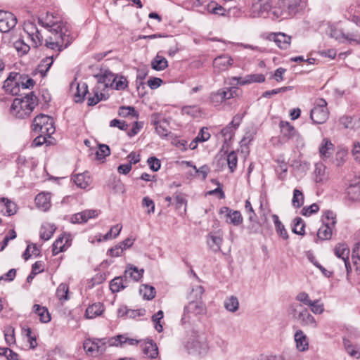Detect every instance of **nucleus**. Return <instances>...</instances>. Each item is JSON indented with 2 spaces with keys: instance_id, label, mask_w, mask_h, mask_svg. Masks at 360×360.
I'll return each mask as SVG.
<instances>
[{
  "instance_id": "nucleus-1",
  "label": "nucleus",
  "mask_w": 360,
  "mask_h": 360,
  "mask_svg": "<svg viewBox=\"0 0 360 360\" xmlns=\"http://www.w3.org/2000/svg\"><path fill=\"white\" fill-rule=\"evenodd\" d=\"M38 22L50 32L45 39V46L57 52L56 57L72 43L69 26L59 18L48 13L45 18H39Z\"/></svg>"
},
{
  "instance_id": "nucleus-2",
  "label": "nucleus",
  "mask_w": 360,
  "mask_h": 360,
  "mask_svg": "<svg viewBox=\"0 0 360 360\" xmlns=\"http://www.w3.org/2000/svg\"><path fill=\"white\" fill-rule=\"evenodd\" d=\"M203 292L204 289L201 285H196L193 288L190 295V299L194 297L196 298V300L189 302L184 307V315L181 318L183 323H189L193 316L203 315L206 313L205 305L200 300Z\"/></svg>"
},
{
  "instance_id": "nucleus-3",
  "label": "nucleus",
  "mask_w": 360,
  "mask_h": 360,
  "mask_svg": "<svg viewBox=\"0 0 360 360\" xmlns=\"http://www.w3.org/2000/svg\"><path fill=\"white\" fill-rule=\"evenodd\" d=\"M37 105V97L32 92L22 98L13 100L11 107V113L17 118L24 119L28 117Z\"/></svg>"
},
{
  "instance_id": "nucleus-4",
  "label": "nucleus",
  "mask_w": 360,
  "mask_h": 360,
  "mask_svg": "<svg viewBox=\"0 0 360 360\" xmlns=\"http://www.w3.org/2000/svg\"><path fill=\"white\" fill-rule=\"evenodd\" d=\"M186 349L193 355L205 354L209 349L207 337L203 332L193 331L186 343Z\"/></svg>"
},
{
  "instance_id": "nucleus-5",
  "label": "nucleus",
  "mask_w": 360,
  "mask_h": 360,
  "mask_svg": "<svg viewBox=\"0 0 360 360\" xmlns=\"http://www.w3.org/2000/svg\"><path fill=\"white\" fill-rule=\"evenodd\" d=\"M32 130L38 134H44L50 137L55 132L53 119L46 115L40 114L34 117Z\"/></svg>"
},
{
  "instance_id": "nucleus-6",
  "label": "nucleus",
  "mask_w": 360,
  "mask_h": 360,
  "mask_svg": "<svg viewBox=\"0 0 360 360\" xmlns=\"http://www.w3.org/2000/svg\"><path fill=\"white\" fill-rule=\"evenodd\" d=\"M328 115L326 101L323 98L317 99L310 113V117L313 122L323 124L328 120Z\"/></svg>"
},
{
  "instance_id": "nucleus-7",
  "label": "nucleus",
  "mask_w": 360,
  "mask_h": 360,
  "mask_svg": "<svg viewBox=\"0 0 360 360\" xmlns=\"http://www.w3.org/2000/svg\"><path fill=\"white\" fill-rule=\"evenodd\" d=\"M23 29L30 39L31 45L34 48H37L43 44V36L35 22L30 20L25 22Z\"/></svg>"
},
{
  "instance_id": "nucleus-8",
  "label": "nucleus",
  "mask_w": 360,
  "mask_h": 360,
  "mask_svg": "<svg viewBox=\"0 0 360 360\" xmlns=\"http://www.w3.org/2000/svg\"><path fill=\"white\" fill-rule=\"evenodd\" d=\"M105 339H86L84 342L83 347L87 354L96 356L105 352Z\"/></svg>"
},
{
  "instance_id": "nucleus-9",
  "label": "nucleus",
  "mask_w": 360,
  "mask_h": 360,
  "mask_svg": "<svg viewBox=\"0 0 360 360\" xmlns=\"http://www.w3.org/2000/svg\"><path fill=\"white\" fill-rule=\"evenodd\" d=\"M271 7V0H252L251 15L254 18L266 17Z\"/></svg>"
},
{
  "instance_id": "nucleus-10",
  "label": "nucleus",
  "mask_w": 360,
  "mask_h": 360,
  "mask_svg": "<svg viewBox=\"0 0 360 360\" xmlns=\"http://www.w3.org/2000/svg\"><path fill=\"white\" fill-rule=\"evenodd\" d=\"M97 79V85L96 88L104 91L108 87L113 86L115 82V75L108 70H101L100 74L95 75Z\"/></svg>"
},
{
  "instance_id": "nucleus-11",
  "label": "nucleus",
  "mask_w": 360,
  "mask_h": 360,
  "mask_svg": "<svg viewBox=\"0 0 360 360\" xmlns=\"http://www.w3.org/2000/svg\"><path fill=\"white\" fill-rule=\"evenodd\" d=\"M233 63V58L227 54L217 56L213 60L214 72L220 74L221 72L228 70Z\"/></svg>"
},
{
  "instance_id": "nucleus-12",
  "label": "nucleus",
  "mask_w": 360,
  "mask_h": 360,
  "mask_svg": "<svg viewBox=\"0 0 360 360\" xmlns=\"http://www.w3.org/2000/svg\"><path fill=\"white\" fill-rule=\"evenodd\" d=\"M232 88L220 89L217 91L212 92L210 95V102L215 106L219 105L223 101L233 97Z\"/></svg>"
},
{
  "instance_id": "nucleus-13",
  "label": "nucleus",
  "mask_w": 360,
  "mask_h": 360,
  "mask_svg": "<svg viewBox=\"0 0 360 360\" xmlns=\"http://www.w3.org/2000/svg\"><path fill=\"white\" fill-rule=\"evenodd\" d=\"M16 23L17 19L13 13L0 11V31L1 32H9L16 25Z\"/></svg>"
},
{
  "instance_id": "nucleus-14",
  "label": "nucleus",
  "mask_w": 360,
  "mask_h": 360,
  "mask_svg": "<svg viewBox=\"0 0 360 360\" xmlns=\"http://www.w3.org/2000/svg\"><path fill=\"white\" fill-rule=\"evenodd\" d=\"M283 6L282 15L284 18L294 16L299 11L301 0H279Z\"/></svg>"
},
{
  "instance_id": "nucleus-15",
  "label": "nucleus",
  "mask_w": 360,
  "mask_h": 360,
  "mask_svg": "<svg viewBox=\"0 0 360 360\" xmlns=\"http://www.w3.org/2000/svg\"><path fill=\"white\" fill-rule=\"evenodd\" d=\"M223 243L222 233L219 231L211 232L207 237V244L209 249L214 253L221 251V246Z\"/></svg>"
},
{
  "instance_id": "nucleus-16",
  "label": "nucleus",
  "mask_w": 360,
  "mask_h": 360,
  "mask_svg": "<svg viewBox=\"0 0 360 360\" xmlns=\"http://www.w3.org/2000/svg\"><path fill=\"white\" fill-rule=\"evenodd\" d=\"M21 75L18 73H11L7 79L4 81V89L6 91L11 93L13 95L18 94L19 91L18 78Z\"/></svg>"
},
{
  "instance_id": "nucleus-17",
  "label": "nucleus",
  "mask_w": 360,
  "mask_h": 360,
  "mask_svg": "<svg viewBox=\"0 0 360 360\" xmlns=\"http://www.w3.org/2000/svg\"><path fill=\"white\" fill-rule=\"evenodd\" d=\"M70 240V236L69 234L65 233L58 237L53 244V255H56L58 253L66 250L70 245L69 243Z\"/></svg>"
},
{
  "instance_id": "nucleus-18",
  "label": "nucleus",
  "mask_w": 360,
  "mask_h": 360,
  "mask_svg": "<svg viewBox=\"0 0 360 360\" xmlns=\"http://www.w3.org/2000/svg\"><path fill=\"white\" fill-rule=\"evenodd\" d=\"M231 81H236L240 85H245L252 83H262L265 81V77L262 74H251L246 75L244 78L233 77Z\"/></svg>"
},
{
  "instance_id": "nucleus-19",
  "label": "nucleus",
  "mask_w": 360,
  "mask_h": 360,
  "mask_svg": "<svg viewBox=\"0 0 360 360\" xmlns=\"http://www.w3.org/2000/svg\"><path fill=\"white\" fill-rule=\"evenodd\" d=\"M294 340L295 342L296 349L301 352H304L309 349V340L307 336L302 330H297L294 334Z\"/></svg>"
},
{
  "instance_id": "nucleus-20",
  "label": "nucleus",
  "mask_w": 360,
  "mask_h": 360,
  "mask_svg": "<svg viewBox=\"0 0 360 360\" xmlns=\"http://www.w3.org/2000/svg\"><path fill=\"white\" fill-rule=\"evenodd\" d=\"M98 216V212L96 210H87L81 212L74 214L71 217V222L76 223H85L89 219L95 218Z\"/></svg>"
},
{
  "instance_id": "nucleus-21",
  "label": "nucleus",
  "mask_w": 360,
  "mask_h": 360,
  "mask_svg": "<svg viewBox=\"0 0 360 360\" xmlns=\"http://www.w3.org/2000/svg\"><path fill=\"white\" fill-rule=\"evenodd\" d=\"M314 177L316 183H324L328 179V172L323 163L316 164Z\"/></svg>"
},
{
  "instance_id": "nucleus-22",
  "label": "nucleus",
  "mask_w": 360,
  "mask_h": 360,
  "mask_svg": "<svg viewBox=\"0 0 360 360\" xmlns=\"http://www.w3.org/2000/svg\"><path fill=\"white\" fill-rule=\"evenodd\" d=\"M223 210H226V216L229 219V221L227 220V222L234 226H239L242 224L243 219L239 211L232 210L227 207H224L221 210V212H223Z\"/></svg>"
},
{
  "instance_id": "nucleus-23",
  "label": "nucleus",
  "mask_w": 360,
  "mask_h": 360,
  "mask_svg": "<svg viewBox=\"0 0 360 360\" xmlns=\"http://www.w3.org/2000/svg\"><path fill=\"white\" fill-rule=\"evenodd\" d=\"M143 269H139L136 266L129 264L124 271V277L127 280L128 278H131L133 281H139L143 275Z\"/></svg>"
},
{
  "instance_id": "nucleus-24",
  "label": "nucleus",
  "mask_w": 360,
  "mask_h": 360,
  "mask_svg": "<svg viewBox=\"0 0 360 360\" xmlns=\"http://www.w3.org/2000/svg\"><path fill=\"white\" fill-rule=\"evenodd\" d=\"M271 39L281 49H287L290 44L291 37L284 33L274 34Z\"/></svg>"
},
{
  "instance_id": "nucleus-25",
  "label": "nucleus",
  "mask_w": 360,
  "mask_h": 360,
  "mask_svg": "<svg viewBox=\"0 0 360 360\" xmlns=\"http://www.w3.org/2000/svg\"><path fill=\"white\" fill-rule=\"evenodd\" d=\"M51 194L49 193H39L35 198V202L38 208L46 211L51 207Z\"/></svg>"
},
{
  "instance_id": "nucleus-26",
  "label": "nucleus",
  "mask_w": 360,
  "mask_h": 360,
  "mask_svg": "<svg viewBox=\"0 0 360 360\" xmlns=\"http://www.w3.org/2000/svg\"><path fill=\"white\" fill-rule=\"evenodd\" d=\"M326 33L330 37L334 38L339 41H345L346 40H352L353 39L348 34H344L342 32V30L337 29L333 25H329L328 27Z\"/></svg>"
},
{
  "instance_id": "nucleus-27",
  "label": "nucleus",
  "mask_w": 360,
  "mask_h": 360,
  "mask_svg": "<svg viewBox=\"0 0 360 360\" xmlns=\"http://www.w3.org/2000/svg\"><path fill=\"white\" fill-rule=\"evenodd\" d=\"M103 311L104 307L101 302L94 303L87 307L85 316L87 319H94L101 315Z\"/></svg>"
},
{
  "instance_id": "nucleus-28",
  "label": "nucleus",
  "mask_w": 360,
  "mask_h": 360,
  "mask_svg": "<svg viewBox=\"0 0 360 360\" xmlns=\"http://www.w3.org/2000/svg\"><path fill=\"white\" fill-rule=\"evenodd\" d=\"M128 286V280L123 276L116 277L110 283V288L112 292H118Z\"/></svg>"
},
{
  "instance_id": "nucleus-29",
  "label": "nucleus",
  "mask_w": 360,
  "mask_h": 360,
  "mask_svg": "<svg viewBox=\"0 0 360 360\" xmlns=\"http://www.w3.org/2000/svg\"><path fill=\"white\" fill-rule=\"evenodd\" d=\"M299 319L304 326L316 328L317 323L314 317L309 313L307 309H304L300 311L298 315Z\"/></svg>"
},
{
  "instance_id": "nucleus-30",
  "label": "nucleus",
  "mask_w": 360,
  "mask_h": 360,
  "mask_svg": "<svg viewBox=\"0 0 360 360\" xmlns=\"http://www.w3.org/2000/svg\"><path fill=\"white\" fill-rule=\"evenodd\" d=\"M74 183L80 188H86L91 183V178L87 172L75 174L72 177Z\"/></svg>"
},
{
  "instance_id": "nucleus-31",
  "label": "nucleus",
  "mask_w": 360,
  "mask_h": 360,
  "mask_svg": "<svg viewBox=\"0 0 360 360\" xmlns=\"http://www.w3.org/2000/svg\"><path fill=\"white\" fill-rule=\"evenodd\" d=\"M334 150V146L332 142L327 138L323 139L319 146V153L321 157L328 158Z\"/></svg>"
},
{
  "instance_id": "nucleus-32",
  "label": "nucleus",
  "mask_w": 360,
  "mask_h": 360,
  "mask_svg": "<svg viewBox=\"0 0 360 360\" xmlns=\"http://www.w3.org/2000/svg\"><path fill=\"white\" fill-rule=\"evenodd\" d=\"M33 311L39 317L41 322L48 323L51 321V316L46 307L36 304L33 306Z\"/></svg>"
},
{
  "instance_id": "nucleus-33",
  "label": "nucleus",
  "mask_w": 360,
  "mask_h": 360,
  "mask_svg": "<svg viewBox=\"0 0 360 360\" xmlns=\"http://www.w3.org/2000/svg\"><path fill=\"white\" fill-rule=\"evenodd\" d=\"M281 134L288 139H292L297 136V131L288 122L281 121L280 122Z\"/></svg>"
},
{
  "instance_id": "nucleus-34",
  "label": "nucleus",
  "mask_w": 360,
  "mask_h": 360,
  "mask_svg": "<svg viewBox=\"0 0 360 360\" xmlns=\"http://www.w3.org/2000/svg\"><path fill=\"white\" fill-rule=\"evenodd\" d=\"M151 67L156 71L164 70L168 67L167 60L158 53L151 61Z\"/></svg>"
},
{
  "instance_id": "nucleus-35",
  "label": "nucleus",
  "mask_w": 360,
  "mask_h": 360,
  "mask_svg": "<svg viewBox=\"0 0 360 360\" xmlns=\"http://www.w3.org/2000/svg\"><path fill=\"white\" fill-rule=\"evenodd\" d=\"M349 248L345 243H338L334 248L335 255L342 260L347 259L349 258Z\"/></svg>"
},
{
  "instance_id": "nucleus-36",
  "label": "nucleus",
  "mask_w": 360,
  "mask_h": 360,
  "mask_svg": "<svg viewBox=\"0 0 360 360\" xmlns=\"http://www.w3.org/2000/svg\"><path fill=\"white\" fill-rule=\"evenodd\" d=\"M335 226L323 224L317 231V237L321 240H328L332 236L333 229Z\"/></svg>"
},
{
  "instance_id": "nucleus-37",
  "label": "nucleus",
  "mask_w": 360,
  "mask_h": 360,
  "mask_svg": "<svg viewBox=\"0 0 360 360\" xmlns=\"http://www.w3.org/2000/svg\"><path fill=\"white\" fill-rule=\"evenodd\" d=\"M143 353L151 359H155L158 355V347L156 344L150 340L145 343L143 348Z\"/></svg>"
},
{
  "instance_id": "nucleus-38",
  "label": "nucleus",
  "mask_w": 360,
  "mask_h": 360,
  "mask_svg": "<svg viewBox=\"0 0 360 360\" xmlns=\"http://www.w3.org/2000/svg\"><path fill=\"white\" fill-rule=\"evenodd\" d=\"M87 92L88 86L86 83H78L77 84L76 92L75 93V102L79 103L83 101Z\"/></svg>"
},
{
  "instance_id": "nucleus-39",
  "label": "nucleus",
  "mask_w": 360,
  "mask_h": 360,
  "mask_svg": "<svg viewBox=\"0 0 360 360\" xmlns=\"http://www.w3.org/2000/svg\"><path fill=\"white\" fill-rule=\"evenodd\" d=\"M139 292L143 297L147 300L153 299L156 294L155 288L147 284L142 285L140 288Z\"/></svg>"
},
{
  "instance_id": "nucleus-40",
  "label": "nucleus",
  "mask_w": 360,
  "mask_h": 360,
  "mask_svg": "<svg viewBox=\"0 0 360 360\" xmlns=\"http://www.w3.org/2000/svg\"><path fill=\"white\" fill-rule=\"evenodd\" d=\"M101 91H102L101 90H100L96 87L93 89V92H94V96H90L88 98V105H91V106L95 105L99 101L107 99L108 96H105V94L102 93Z\"/></svg>"
},
{
  "instance_id": "nucleus-41",
  "label": "nucleus",
  "mask_w": 360,
  "mask_h": 360,
  "mask_svg": "<svg viewBox=\"0 0 360 360\" xmlns=\"http://www.w3.org/2000/svg\"><path fill=\"white\" fill-rule=\"evenodd\" d=\"M0 202H3L4 206L6 208L5 214L11 216L16 213L17 205L14 202L6 198H0Z\"/></svg>"
},
{
  "instance_id": "nucleus-42",
  "label": "nucleus",
  "mask_w": 360,
  "mask_h": 360,
  "mask_svg": "<svg viewBox=\"0 0 360 360\" xmlns=\"http://www.w3.org/2000/svg\"><path fill=\"white\" fill-rule=\"evenodd\" d=\"M272 219H273L274 222L275 224L276 231L278 232L279 236L281 237H282L285 240L288 239V235L287 231L285 229L284 225L279 220L278 217L276 214H273L272 215Z\"/></svg>"
},
{
  "instance_id": "nucleus-43",
  "label": "nucleus",
  "mask_w": 360,
  "mask_h": 360,
  "mask_svg": "<svg viewBox=\"0 0 360 360\" xmlns=\"http://www.w3.org/2000/svg\"><path fill=\"white\" fill-rule=\"evenodd\" d=\"M224 307L226 310L231 312H235L238 309V300L235 296H231L224 301Z\"/></svg>"
},
{
  "instance_id": "nucleus-44",
  "label": "nucleus",
  "mask_w": 360,
  "mask_h": 360,
  "mask_svg": "<svg viewBox=\"0 0 360 360\" xmlns=\"http://www.w3.org/2000/svg\"><path fill=\"white\" fill-rule=\"evenodd\" d=\"M55 229L51 224L43 225L40 230V238L44 240H49L53 234Z\"/></svg>"
},
{
  "instance_id": "nucleus-45",
  "label": "nucleus",
  "mask_w": 360,
  "mask_h": 360,
  "mask_svg": "<svg viewBox=\"0 0 360 360\" xmlns=\"http://www.w3.org/2000/svg\"><path fill=\"white\" fill-rule=\"evenodd\" d=\"M305 224L303 219L300 217H296L293 221V226L292 231L297 235L304 234Z\"/></svg>"
},
{
  "instance_id": "nucleus-46",
  "label": "nucleus",
  "mask_w": 360,
  "mask_h": 360,
  "mask_svg": "<svg viewBox=\"0 0 360 360\" xmlns=\"http://www.w3.org/2000/svg\"><path fill=\"white\" fill-rule=\"evenodd\" d=\"M304 204V195L301 191L295 188L293 191V196L292 199V205L296 208H299Z\"/></svg>"
},
{
  "instance_id": "nucleus-47",
  "label": "nucleus",
  "mask_w": 360,
  "mask_h": 360,
  "mask_svg": "<svg viewBox=\"0 0 360 360\" xmlns=\"http://www.w3.org/2000/svg\"><path fill=\"white\" fill-rule=\"evenodd\" d=\"M53 58H54V56H51L45 58L44 59H43L41 61V63L39 65V72L43 75V76H44L46 75V72H48V70L52 65V64L53 63Z\"/></svg>"
},
{
  "instance_id": "nucleus-48",
  "label": "nucleus",
  "mask_w": 360,
  "mask_h": 360,
  "mask_svg": "<svg viewBox=\"0 0 360 360\" xmlns=\"http://www.w3.org/2000/svg\"><path fill=\"white\" fill-rule=\"evenodd\" d=\"M110 154V150L109 146L105 144H100L96 152V158L98 160H103Z\"/></svg>"
},
{
  "instance_id": "nucleus-49",
  "label": "nucleus",
  "mask_w": 360,
  "mask_h": 360,
  "mask_svg": "<svg viewBox=\"0 0 360 360\" xmlns=\"http://www.w3.org/2000/svg\"><path fill=\"white\" fill-rule=\"evenodd\" d=\"M119 115L123 117L129 116L137 118L139 114L136 112L135 108L131 106H122L119 109Z\"/></svg>"
},
{
  "instance_id": "nucleus-50",
  "label": "nucleus",
  "mask_w": 360,
  "mask_h": 360,
  "mask_svg": "<svg viewBox=\"0 0 360 360\" xmlns=\"http://www.w3.org/2000/svg\"><path fill=\"white\" fill-rule=\"evenodd\" d=\"M13 46L18 53L26 54L30 49V46L26 44L24 40L19 39L13 43Z\"/></svg>"
},
{
  "instance_id": "nucleus-51",
  "label": "nucleus",
  "mask_w": 360,
  "mask_h": 360,
  "mask_svg": "<svg viewBox=\"0 0 360 360\" xmlns=\"http://www.w3.org/2000/svg\"><path fill=\"white\" fill-rule=\"evenodd\" d=\"M69 288L66 283H61L58 285L56 290V296L60 300H68Z\"/></svg>"
},
{
  "instance_id": "nucleus-52",
  "label": "nucleus",
  "mask_w": 360,
  "mask_h": 360,
  "mask_svg": "<svg viewBox=\"0 0 360 360\" xmlns=\"http://www.w3.org/2000/svg\"><path fill=\"white\" fill-rule=\"evenodd\" d=\"M311 311L315 314H321L324 311L323 303L320 300H312L308 305Z\"/></svg>"
},
{
  "instance_id": "nucleus-53",
  "label": "nucleus",
  "mask_w": 360,
  "mask_h": 360,
  "mask_svg": "<svg viewBox=\"0 0 360 360\" xmlns=\"http://www.w3.org/2000/svg\"><path fill=\"white\" fill-rule=\"evenodd\" d=\"M227 165L231 172H233L237 166L238 157L234 151H231L226 155Z\"/></svg>"
},
{
  "instance_id": "nucleus-54",
  "label": "nucleus",
  "mask_w": 360,
  "mask_h": 360,
  "mask_svg": "<svg viewBox=\"0 0 360 360\" xmlns=\"http://www.w3.org/2000/svg\"><path fill=\"white\" fill-rule=\"evenodd\" d=\"M278 165L276 167V172L278 174V177L281 180H283L286 176L288 171L287 164L283 161L278 160Z\"/></svg>"
},
{
  "instance_id": "nucleus-55",
  "label": "nucleus",
  "mask_w": 360,
  "mask_h": 360,
  "mask_svg": "<svg viewBox=\"0 0 360 360\" xmlns=\"http://www.w3.org/2000/svg\"><path fill=\"white\" fill-rule=\"evenodd\" d=\"M127 86V79L123 76H115V82H113V86L112 89L116 90H123Z\"/></svg>"
},
{
  "instance_id": "nucleus-56",
  "label": "nucleus",
  "mask_w": 360,
  "mask_h": 360,
  "mask_svg": "<svg viewBox=\"0 0 360 360\" xmlns=\"http://www.w3.org/2000/svg\"><path fill=\"white\" fill-rule=\"evenodd\" d=\"M323 224H328L329 225L335 226L336 219L335 214L330 210H326L322 216Z\"/></svg>"
},
{
  "instance_id": "nucleus-57",
  "label": "nucleus",
  "mask_w": 360,
  "mask_h": 360,
  "mask_svg": "<svg viewBox=\"0 0 360 360\" xmlns=\"http://www.w3.org/2000/svg\"><path fill=\"white\" fill-rule=\"evenodd\" d=\"M122 228V226L120 224H117L112 226L110 231L103 236V239L106 240L111 239L112 238L117 237L120 234Z\"/></svg>"
},
{
  "instance_id": "nucleus-58",
  "label": "nucleus",
  "mask_w": 360,
  "mask_h": 360,
  "mask_svg": "<svg viewBox=\"0 0 360 360\" xmlns=\"http://www.w3.org/2000/svg\"><path fill=\"white\" fill-rule=\"evenodd\" d=\"M347 152L344 149L339 150L335 154V162L338 167L342 165L347 159Z\"/></svg>"
},
{
  "instance_id": "nucleus-59",
  "label": "nucleus",
  "mask_w": 360,
  "mask_h": 360,
  "mask_svg": "<svg viewBox=\"0 0 360 360\" xmlns=\"http://www.w3.org/2000/svg\"><path fill=\"white\" fill-rule=\"evenodd\" d=\"M4 336L5 340L6 343L9 345L15 343V334H14V328L11 326L6 328L4 330Z\"/></svg>"
},
{
  "instance_id": "nucleus-60",
  "label": "nucleus",
  "mask_w": 360,
  "mask_h": 360,
  "mask_svg": "<svg viewBox=\"0 0 360 360\" xmlns=\"http://www.w3.org/2000/svg\"><path fill=\"white\" fill-rule=\"evenodd\" d=\"M349 343V341L345 342V347L347 352L352 357L356 359L360 358V350L356 347L352 346Z\"/></svg>"
},
{
  "instance_id": "nucleus-61",
  "label": "nucleus",
  "mask_w": 360,
  "mask_h": 360,
  "mask_svg": "<svg viewBox=\"0 0 360 360\" xmlns=\"http://www.w3.org/2000/svg\"><path fill=\"white\" fill-rule=\"evenodd\" d=\"M319 210V207L316 203H313L310 206L304 207L301 211L303 216L309 217L312 214L316 213Z\"/></svg>"
},
{
  "instance_id": "nucleus-62",
  "label": "nucleus",
  "mask_w": 360,
  "mask_h": 360,
  "mask_svg": "<svg viewBox=\"0 0 360 360\" xmlns=\"http://www.w3.org/2000/svg\"><path fill=\"white\" fill-rule=\"evenodd\" d=\"M162 318L163 311L162 310L158 311L152 316V320L155 323V328L159 333L162 330V326L160 323V321Z\"/></svg>"
},
{
  "instance_id": "nucleus-63",
  "label": "nucleus",
  "mask_w": 360,
  "mask_h": 360,
  "mask_svg": "<svg viewBox=\"0 0 360 360\" xmlns=\"http://www.w3.org/2000/svg\"><path fill=\"white\" fill-rule=\"evenodd\" d=\"M210 138V134L208 131V128L202 127L198 136L195 138L198 142H205Z\"/></svg>"
},
{
  "instance_id": "nucleus-64",
  "label": "nucleus",
  "mask_w": 360,
  "mask_h": 360,
  "mask_svg": "<svg viewBox=\"0 0 360 360\" xmlns=\"http://www.w3.org/2000/svg\"><path fill=\"white\" fill-rule=\"evenodd\" d=\"M236 129H234V126L231 125L230 124L221 129V134L225 141L230 140L231 139Z\"/></svg>"
}]
</instances>
